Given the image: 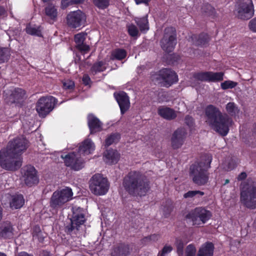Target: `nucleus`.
<instances>
[{
  "instance_id": "1",
  "label": "nucleus",
  "mask_w": 256,
  "mask_h": 256,
  "mask_svg": "<svg viewBox=\"0 0 256 256\" xmlns=\"http://www.w3.org/2000/svg\"><path fill=\"white\" fill-rule=\"evenodd\" d=\"M122 186L131 196H145L150 189V182L140 172H129L123 178Z\"/></svg>"
},
{
  "instance_id": "2",
  "label": "nucleus",
  "mask_w": 256,
  "mask_h": 256,
  "mask_svg": "<svg viewBox=\"0 0 256 256\" xmlns=\"http://www.w3.org/2000/svg\"><path fill=\"white\" fill-rule=\"evenodd\" d=\"M204 112L209 126L222 136H226L233 124L232 118L227 114H222L218 108L212 104L207 106Z\"/></svg>"
},
{
  "instance_id": "3",
  "label": "nucleus",
  "mask_w": 256,
  "mask_h": 256,
  "mask_svg": "<svg viewBox=\"0 0 256 256\" xmlns=\"http://www.w3.org/2000/svg\"><path fill=\"white\" fill-rule=\"evenodd\" d=\"M210 154H205L200 162L192 164L190 168V176L193 182L198 186H204L209 179L208 169L212 161Z\"/></svg>"
},
{
  "instance_id": "4",
  "label": "nucleus",
  "mask_w": 256,
  "mask_h": 256,
  "mask_svg": "<svg viewBox=\"0 0 256 256\" xmlns=\"http://www.w3.org/2000/svg\"><path fill=\"white\" fill-rule=\"evenodd\" d=\"M28 147V141L26 138L18 136L10 140L6 147L0 151L18 156H21Z\"/></svg>"
},
{
  "instance_id": "5",
  "label": "nucleus",
  "mask_w": 256,
  "mask_h": 256,
  "mask_svg": "<svg viewBox=\"0 0 256 256\" xmlns=\"http://www.w3.org/2000/svg\"><path fill=\"white\" fill-rule=\"evenodd\" d=\"M211 212L203 207H196L190 211L184 216L192 223L193 226L206 224L212 217Z\"/></svg>"
},
{
  "instance_id": "6",
  "label": "nucleus",
  "mask_w": 256,
  "mask_h": 256,
  "mask_svg": "<svg viewBox=\"0 0 256 256\" xmlns=\"http://www.w3.org/2000/svg\"><path fill=\"white\" fill-rule=\"evenodd\" d=\"M86 220L84 209L80 207H72L70 223L66 226V232L70 234L72 233L76 234L79 230L80 226L84 224Z\"/></svg>"
},
{
  "instance_id": "7",
  "label": "nucleus",
  "mask_w": 256,
  "mask_h": 256,
  "mask_svg": "<svg viewBox=\"0 0 256 256\" xmlns=\"http://www.w3.org/2000/svg\"><path fill=\"white\" fill-rule=\"evenodd\" d=\"M176 31L174 28L170 26L164 29L163 36L160 40V46L166 52H172L177 44Z\"/></svg>"
},
{
  "instance_id": "8",
  "label": "nucleus",
  "mask_w": 256,
  "mask_h": 256,
  "mask_svg": "<svg viewBox=\"0 0 256 256\" xmlns=\"http://www.w3.org/2000/svg\"><path fill=\"white\" fill-rule=\"evenodd\" d=\"M240 201L246 208L254 209L256 208V186L245 183L240 192Z\"/></svg>"
},
{
  "instance_id": "9",
  "label": "nucleus",
  "mask_w": 256,
  "mask_h": 256,
  "mask_svg": "<svg viewBox=\"0 0 256 256\" xmlns=\"http://www.w3.org/2000/svg\"><path fill=\"white\" fill-rule=\"evenodd\" d=\"M72 194V189L68 188L54 192L50 199V206L54 210L60 208L71 200Z\"/></svg>"
},
{
  "instance_id": "10",
  "label": "nucleus",
  "mask_w": 256,
  "mask_h": 256,
  "mask_svg": "<svg viewBox=\"0 0 256 256\" xmlns=\"http://www.w3.org/2000/svg\"><path fill=\"white\" fill-rule=\"evenodd\" d=\"M108 188L109 184L107 179L100 174L94 175L90 180V188L95 195L105 194L108 192Z\"/></svg>"
},
{
  "instance_id": "11",
  "label": "nucleus",
  "mask_w": 256,
  "mask_h": 256,
  "mask_svg": "<svg viewBox=\"0 0 256 256\" xmlns=\"http://www.w3.org/2000/svg\"><path fill=\"white\" fill-rule=\"evenodd\" d=\"M22 163V158L0 151V166L2 168L8 170L16 171L21 167Z\"/></svg>"
},
{
  "instance_id": "12",
  "label": "nucleus",
  "mask_w": 256,
  "mask_h": 256,
  "mask_svg": "<svg viewBox=\"0 0 256 256\" xmlns=\"http://www.w3.org/2000/svg\"><path fill=\"white\" fill-rule=\"evenodd\" d=\"M57 100L52 96H42L38 100L36 110L40 117L44 118L54 108Z\"/></svg>"
},
{
  "instance_id": "13",
  "label": "nucleus",
  "mask_w": 256,
  "mask_h": 256,
  "mask_svg": "<svg viewBox=\"0 0 256 256\" xmlns=\"http://www.w3.org/2000/svg\"><path fill=\"white\" fill-rule=\"evenodd\" d=\"M236 11L238 18L248 20L254 14V6L252 0H238L236 4Z\"/></svg>"
},
{
  "instance_id": "14",
  "label": "nucleus",
  "mask_w": 256,
  "mask_h": 256,
  "mask_svg": "<svg viewBox=\"0 0 256 256\" xmlns=\"http://www.w3.org/2000/svg\"><path fill=\"white\" fill-rule=\"evenodd\" d=\"M86 16L80 10L70 12L66 16V24L72 28H78L84 26L86 22Z\"/></svg>"
},
{
  "instance_id": "15",
  "label": "nucleus",
  "mask_w": 256,
  "mask_h": 256,
  "mask_svg": "<svg viewBox=\"0 0 256 256\" xmlns=\"http://www.w3.org/2000/svg\"><path fill=\"white\" fill-rule=\"evenodd\" d=\"M62 158L64 159L66 166L75 171L80 170L84 166V160L76 152H72L65 156L62 155Z\"/></svg>"
},
{
  "instance_id": "16",
  "label": "nucleus",
  "mask_w": 256,
  "mask_h": 256,
  "mask_svg": "<svg viewBox=\"0 0 256 256\" xmlns=\"http://www.w3.org/2000/svg\"><path fill=\"white\" fill-rule=\"evenodd\" d=\"M223 72H199L194 74V78L202 82H217L224 79Z\"/></svg>"
},
{
  "instance_id": "17",
  "label": "nucleus",
  "mask_w": 256,
  "mask_h": 256,
  "mask_svg": "<svg viewBox=\"0 0 256 256\" xmlns=\"http://www.w3.org/2000/svg\"><path fill=\"white\" fill-rule=\"evenodd\" d=\"M26 91L22 88H16L8 91L4 96L8 104L19 103L26 95Z\"/></svg>"
},
{
  "instance_id": "18",
  "label": "nucleus",
  "mask_w": 256,
  "mask_h": 256,
  "mask_svg": "<svg viewBox=\"0 0 256 256\" xmlns=\"http://www.w3.org/2000/svg\"><path fill=\"white\" fill-rule=\"evenodd\" d=\"M160 78L164 82V86L169 87L178 80V76L176 74L169 68H163L158 72Z\"/></svg>"
},
{
  "instance_id": "19",
  "label": "nucleus",
  "mask_w": 256,
  "mask_h": 256,
  "mask_svg": "<svg viewBox=\"0 0 256 256\" xmlns=\"http://www.w3.org/2000/svg\"><path fill=\"white\" fill-rule=\"evenodd\" d=\"M25 184L28 186L38 184V178L36 175V171L34 166L29 165L22 169Z\"/></svg>"
},
{
  "instance_id": "20",
  "label": "nucleus",
  "mask_w": 256,
  "mask_h": 256,
  "mask_svg": "<svg viewBox=\"0 0 256 256\" xmlns=\"http://www.w3.org/2000/svg\"><path fill=\"white\" fill-rule=\"evenodd\" d=\"M114 96L118 104L121 114H124L130 107V101L128 96L124 92H114Z\"/></svg>"
},
{
  "instance_id": "21",
  "label": "nucleus",
  "mask_w": 256,
  "mask_h": 256,
  "mask_svg": "<svg viewBox=\"0 0 256 256\" xmlns=\"http://www.w3.org/2000/svg\"><path fill=\"white\" fill-rule=\"evenodd\" d=\"M186 134V130L182 128H178L174 132L171 138L172 146L174 149L176 150L182 146Z\"/></svg>"
},
{
  "instance_id": "22",
  "label": "nucleus",
  "mask_w": 256,
  "mask_h": 256,
  "mask_svg": "<svg viewBox=\"0 0 256 256\" xmlns=\"http://www.w3.org/2000/svg\"><path fill=\"white\" fill-rule=\"evenodd\" d=\"M87 119L88 125L91 134L100 132L102 130V124L94 114H89Z\"/></svg>"
},
{
  "instance_id": "23",
  "label": "nucleus",
  "mask_w": 256,
  "mask_h": 256,
  "mask_svg": "<svg viewBox=\"0 0 256 256\" xmlns=\"http://www.w3.org/2000/svg\"><path fill=\"white\" fill-rule=\"evenodd\" d=\"M14 228L10 222H4L0 224V238L10 239L14 236Z\"/></svg>"
},
{
  "instance_id": "24",
  "label": "nucleus",
  "mask_w": 256,
  "mask_h": 256,
  "mask_svg": "<svg viewBox=\"0 0 256 256\" xmlns=\"http://www.w3.org/2000/svg\"><path fill=\"white\" fill-rule=\"evenodd\" d=\"M104 157L106 164H114L118 162L120 158V154L117 150L110 148L104 152Z\"/></svg>"
},
{
  "instance_id": "25",
  "label": "nucleus",
  "mask_w": 256,
  "mask_h": 256,
  "mask_svg": "<svg viewBox=\"0 0 256 256\" xmlns=\"http://www.w3.org/2000/svg\"><path fill=\"white\" fill-rule=\"evenodd\" d=\"M94 150V144L90 139L84 140L78 148V152L84 155H88Z\"/></svg>"
},
{
  "instance_id": "26",
  "label": "nucleus",
  "mask_w": 256,
  "mask_h": 256,
  "mask_svg": "<svg viewBox=\"0 0 256 256\" xmlns=\"http://www.w3.org/2000/svg\"><path fill=\"white\" fill-rule=\"evenodd\" d=\"M158 112L161 117L169 120H174L177 116L176 112L172 108L168 107H160Z\"/></svg>"
},
{
  "instance_id": "27",
  "label": "nucleus",
  "mask_w": 256,
  "mask_h": 256,
  "mask_svg": "<svg viewBox=\"0 0 256 256\" xmlns=\"http://www.w3.org/2000/svg\"><path fill=\"white\" fill-rule=\"evenodd\" d=\"M24 204V199L22 194H15L12 196L10 206L12 209H20Z\"/></svg>"
},
{
  "instance_id": "28",
  "label": "nucleus",
  "mask_w": 256,
  "mask_h": 256,
  "mask_svg": "<svg viewBox=\"0 0 256 256\" xmlns=\"http://www.w3.org/2000/svg\"><path fill=\"white\" fill-rule=\"evenodd\" d=\"M148 14L142 17H136L134 20L138 26L140 31L146 33L150 29Z\"/></svg>"
},
{
  "instance_id": "29",
  "label": "nucleus",
  "mask_w": 256,
  "mask_h": 256,
  "mask_svg": "<svg viewBox=\"0 0 256 256\" xmlns=\"http://www.w3.org/2000/svg\"><path fill=\"white\" fill-rule=\"evenodd\" d=\"M214 246L211 242L204 244L198 250L197 256H213Z\"/></svg>"
},
{
  "instance_id": "30",
  "label": "nucleus",
  "mask_w": 256,
  "mask_h": 256,
  "mask_svg": "<svg viewBox=\"0 0 256 256\" xmlns=\"http://www.w3.org/2000/svg\"><path fill=\"white\" fill-rule=\"evenodd\" d=\"M129 254L128 246L124 244H120L114 248L112 252V256H128Z\"/></svg>"
},
{
  "instance_id": "31",
  "label": "nucleus",
  "mask_w": 256,
  "mask_h": 256,
  "mask_svg": "<svg viewBox=\"0 0 256 256\" xmlns=\"http://www.w3.org/2000/svg\"><path fill=\"white\" fill-rule=\"evenodd\" d=\"M193 40H196L194 44L198 46H204L207 44L210 40L209 36L206 33H201L198 36L193 35L192 36Z\"/></svg>"
},
{
  "instance_id": "32",
  "label": "nucleus",
  "mask_w": 256,
  "mask_h": 256,
  "mask_svg": "<svg viewBox=\"0 0 256 256\" xmlns=\"http://www.w3.org/2000/svg\"><path fill=\"white\" fill-rule=\"evenodd\" d=\"M46 15L50 20L56 21L58 17V10L56 6L52 4H48L44 8Z\"/></svg>"
},
{
  "instance_id": "33",
  "label": "nucleus",
  "mask_w": 256,
  "mask_h": 256,
  "mask_svg": "<svg viewBox=\"0 0 256 256\" xmlns=\"http://www.w3.org/2000/svg\"><path fill=\"white\" fill-rule=\"evenodd\" d=\"M126 51L122 48H118L113 50L111 53L110 60H122L126 58Z\"/></svg>"
},
{
  "instance_id": "34",
  "label": "nucleus",
  "mask_w": 256,
  "mask_h": 256,
  "mask_svg": "<svg viewBox=\"0 0 256 256\" xmlns=\"http://www.w3.org/2000/svg\"><path fill=\"white\" fill-rule=\"evenodd\" d=\"M121 138L120 134L118 132L112 133L108 135L104 141V146L108 147L114 144H117Z\"/></svg>"
},
{
  "instance_id": "35",
  "label": "nucleus",
  "mask_w": 256,
  "mask_h": 256,
  "mask_svg": "<svg viewBox=\"0 0 256 256\" xmlns=\"http://www.w3.org/2000/svg\"><path fill=\"white\" fill-rule=\"evenodd\" d=\"M105 62L103 61H99L93 64L90 68V72L93 75H95L98 72H100L106 70Z\"/></svg>"
},
{
  "instance_id": "36",
  "label": "nucleus",
  "mask_w": 256,
  "mask_h": 256,
  "mask_svg": "<svg viewBox=\"0 0 256 256\" xmlns=\"http://www.w3.org/2000/svg\"><path fill=\"white\" fill-rule=\"evenodd\" d=\"M33 238L38 239V241L42 243L46 236L41 230L40 228L38 226H36L34 227L32 232Z\"/></svg>"
},
{
  "instance_id": "37",
  "label": "nucleus",
  "mask_w": 256,
  "mask_h": 256,
  "mask_svg": "<svg viewBox=\"0 0 256 256\" xmlns=\"http://www.w3.org/2000/svg\"><path fill=\"white\" fill-rule=\"evenodd\" d=\"M202 10V13L206 16H211L213 18L216 16L215 9L209 4H204Z\"/></svg>"
},
{
  "instance_id": "38",
  "label": "nucleus",
  "mask_w": 256,
  "mask_h": 256,
  "mask_svg": "<svg viewBox=\"0 0 256 256\" xmlns=\"http://www.w3.org/2000/svg\"><path fill=\"white\" fill-rule=\"evenodd\" d=\"M226 109L231 116H235L240 112L238 107L234 102H228L226 105Z\"/></svg>"
},
{
  "instance_id": "39",
  "label": "nucleus",
  "mask_w": 256,
  "mask_h": 256,
  "mask_svg": "<svg viewBox=\"0 0 256 256\" xmlns=\"http://www.w3.org/2000/svg\"><path fill=\"white\" fill-rule=\"evenodd\" d=\"M10 53L7 48H0V63L7 62L10 58Z\"/></svg>"
},
{
  "instance_id": "40",
  "label": "nucleus",
  "mask_w": 256,
  "mask_h": 256,
  "mask_svg": "<svg viewBox=\"0 0 256 256\" xmlns=\"http://www.w3.org/2000/svg\"><path fill=\"white\" fill-rule=\"evenodd\" d=\"M204 194V192L200 190H189L184 194V198H192L194 197L200 198Z\"/></svg>"
},
{
  "instance_id": "41",
  "label": "nucleus",
  "mask_w": 256,
  "mask_h": 256,
  "mask_svg": "<svg viewBox=\"0 0 256 256\" xmlns=\"http://www.w3.org/2000/svg\"><path fill=\"white\" fill-rule=\"evenodd\" d=\"M94 5L98 8L104 10L110 6V0H92Z\"/></svg>"
},
{
  "instance_id": "42",
  "label": "nucleus",
  "mask_w": 256,
  "mask_h": 256,
  "mask_svg": "<svg viewBox=\"0 0 256 256\" xmlns=\"http://www.w3.org/2000/svg\"><path fill=\"white\" fill-rule=\"evenodd\" d=\"M26 32L28 34L32 36H42L41 32L39 28L32 27L30 24H27L26 28Z\"/></svg>"
},
{
  "instance_id": "43",
  "label": "nucleus",
  "mask_w": 256,
  "mask_h": 256,
  "mask_svg": "<svg viewBox=\"0 0 256 256\" xmlns=\"http://www.w3.org/2000/svg\"><path fill=\"white\" fill-rule=\"evenodd\" d=\"M62 87L64 89L68 90L69 92H72L75 88V84L73 80L68 79L62 82Z\"/></svg>"
},
{
  "instance_id": "44",
  "label": "nucleus",
  "mask_w": 256,
  "mask_h": 256,
  "mask_svg": "<svg viewBox=\"0 0 256 256\" xmlns=\"http://www.w3.org/2000/svg\"><path fill=\"white\" fill-rule=\"evenodd\" d=\"M173 208L174 206L172 202L169 200H166V204L163 208L164 214L166 218H168L170 216Z\"/></svg>"
},
{
  "instance_id": "45",
  "label": "nucleus",
  "mask_w": 256,
  "mask_h": 256,
  "mask_svg": "<svg viewBox=\"0 0 256 256\" xmlns=\"http://www.w3.org/2000/svg\"><path fill=\"white\" fill-rule=\"evenodd\" d=\"M128 32L129 35L132 37L137 36L139 34V31L137 27L133 24H131L127 26Z\"/></svg>"
},
{
  "instance_id": "46",
  "label": "nucleus",
  "mask_w": 256,
  "mask_h": 256,
  "mask_svg": "<svg viewBox=\"0 0 256 256\" xmlns=\"http://www.w3.org/2000/svg\"><path fill=\"white\" fill-rule=\"evenodd\" d=\"M86 34L83 32L76 34L74 36V40L76 45L82 44L86 40Z\"/></svg>"
},
{
  "instance_id": "47",
  "label": "nucleus",
  "mask_w": 256,
  "mask_h": 256,
  "mask_svg": "<svg viewBox=\"0 0 256 256\" xmlns=\"http://www.w3.org/2000/svg\"><path fill=\"white\" fill-rule=\"evenodd\" d=\"M76 48L82 54L88 53L90 50V46L84 42L82 44L76 45Z\"/></svg>"
},
{
  "instance_id": "48",
  "label": "nucleus",
  "mask_w": 256,
  "mask_h": 256,
  "mask_svg": "<svg viewBox=\"0 0 256 256\" xmlns=\"http://www.w3.org/2000/svg\"><path fill=\"white\" fill-rule=\"evenodd\" d=\"M237 82L231 80H226L221 84V88L223 90L232 88L237 85Z\"/></svg>"
},
{
  "instance_id": "49",
  "label": "nucleus",
  "mask_w": 256,
  "mask_h": 256,
  "mask_svg": "<svg viewBox=\"0 0 256 256\" xmlns=\"http://www.w3.org/2000/svg\"><path fill=\"white\" fill-rule=\"evenodd\" d=\"M176 246L177 252L179 256H182L184 254V243L182 240L176 239Z\"/></svg>"
},
{
  "instance_id": "50",
  "label": "nucleus",
  "mask_w": 256,
  "mask_h": 256,
  "mask_svg": "<svg viewBox=\"0 0 256 256\" xmlns=\"http://www.w3.org/2000/svg\"><path fill=\"white\" fill-rule=\"evenodd\" d=\"M180 58V56L175 53L170 54L168 58V62L169 64H174V63L177 62Z\"/></svg>"
},
{
  "instance_id": "51",
  "label": "nucleus",
  "mask_w": 256,
  "mask_h": 256,
  "mask_svg": "<svg viewBox=\"0 0 256 256\" xmlns=\"http://www.w3.org/2000/svg\"><path fill=\"white\" fill-rule=\"evenodd\" d=\"M196 252V249L195 246L190 244L186 246V255H195Z\"/></svg>"
},
{
  "instance_id": "52",
  "label": "nucleus",
  "mask_w": 256,
  "mask_h": 256,
  "mask_svg": "<svg viewBox=\"0 0 256 256\" xmlns=\"http://www.w3.org/2000/svg\"><path fill=\"white\" fill-rule=\"evenodd\" d=\"M172 250V246L166 245L164 246L162 251L159 252L158 256H164L165 254L170 252Z\"/></svg>"
},
{
  "instance_id": "53",
  "label": "nucleus",
  "mask_w": 256,
  "mask_h": 256,
  "mask_svg": "<svg viewBox=\"0 0 256 256\" xmlns=\"http://www.w3.org/2000/svg\"><path fill=\"white\" fill-rule=\"evenodd\" d=\"M194 118L190 116L186 115L184 118V123L186 125H187L188 127L191 128L194 124Z\"/></svg>"
},
{
  "instance_id": "54",
  "label": "nucleus",
  "mask_w": 256,
  "mask_h": 256,
  "mask_svg": "<svg viewBox=\"0 0 256 256\" xmlns=\"http://www.w3.org/2000/svg\"><path fill=\"white\" fill-rule=\"evenodd\" d=\"M248 27L250 30L256 32V18H252L250 21Z\"/></svg>"
},
{
  "instance_id": "55",
  "label": "nucleus",
  "mask_w": 256,
  "mask_h": 256,
  "mask_svg": "<svg viewBox=\"0 0 256 256\" xmlns=\"http://www.w3.org/2000/svg\"><path fill=\"white\" fill-rule=\"evenodd\" d=\"M71 5H73L72 0H61L60 7L62 9L64 10Z\"/></svg>"
},
{
  "instance_id": "56",
  "label": "nucleus",
  "mask_w": 256,
  "mask_h": 256,
  "mask_svg": "<svg viewBox=\"0 0 256 256\" xmlns=\"http://www.w3.org/2000/svg\"><path fill=\"white\" fill-rule=\"evenodd\" d=\"M82 81L85 86L88 85L91 82L90 78L88 74H84L83 76Z\"/></svg>"
},
{
  "instance_id": "57",
  "label": "nucleus",
  "mask_w": 256,
  "mask_h": 256,
  "mask_svg": "<svg viewBox=\"0 0 256 256\" xmlns=\"http://www.w3.org/2000/svg\"><path fill=\"white\" fill-rule=\"evenodd\" d=\"M160 236L158 234H154L150 235L148 237H146L144 238L146 240H150L155 241L158 240Z\"/></svg>"
},
{
  "instance_id": "58",
  "label": "nucleus",
  "mask_w": 256,
  "mask_h": 256,
  "mask_svg": "<svg viewBox=\"0 0 256 256\" xmlns=\"http://www.w3.org/2000/svg\"><path fill=\"white\" fill-rule=\"evenodd\" d=\"M247 174L245 172H242L238 176V180H242L246 178Z\"/></svg>"
},
{
  "instance_id": "59",
  "label": "nucleus",
  "mask_w": 256,
  "mask_h": 256,
  "mask_svg": "<svg viewBox=\"0 0 256 256\" xmlns=\"http://www.w3.org/2000/svg\"><path fill=\"white\" fill-rule=\"evenodd\" d=\"M39 256H52L50 252L48 250H42L40 252Z\"/></svg>"
},
{
  "instance_id": "60",
  "label": "nucleus",
  "mask_w": 256,
  "mask_h": 256,
  "mask_svg": "<svg viewBox=\"0 0 256 256\" xmlns=\"http://www.w3.org/2000/svg\"><path fill=\"white\" fill-rule=\"evenodd\" d=\"M236 166V164H234L232 161L230 162L228 166V170H233Z\"/></svg>"
},
{
  "instance_id": "61",
  "label": "nucleus",
  "mask_w": 256,
  "mask_h": 256,
  "mask_svg": "<svg viewBox=\"0 0 256 256\" xmlns=\"http://www.w3.org/2000/svg\"><path fill=\"white\" fill-rule=\"evenodd\" d=\"M16 256H34V255L26 252H21L18 253Z\"/></svg>"
},
{
  "instance_id": "62",
  "label": "nucleus",
  "mask_w": 256,
  "mask_h": 256,
  "mask_svg": "<svg viewBox=\"0 0 256 256\" xmlns=\"http://www.w3.org/2000/svg\"><path fill=\"white\" fill-rule=\"evenodd\" d=\"M136 4H140L141 3H144L148 4L150 0H134Z\"/></svg>"
},
{
  "instance_id": "63",
  "label": "nucleus",
  "mask_w": 256,
  "mask_h": 256,
  "mask_svg": "<svg viewBox=\"0 0 256 256\" xmlns=\"http://www.w3.org/2000/svg\"><path fill=\"white\" fill-rule=\"evenodd\" d=\"M5 13V9L2 6H0V16H2Z\"/></svg>"
},
{
  "instance_id": "64",
  "label": "nucleus",
  "mask_w": 256,
  "mask_h": 256,
  "mask_svg": "<svg viewBox=\"0 0 256 256\" xmlns=\"http://www.w3.org/2000/svg\"><path fill=\"white\" fill-rule=\"evenodd\" d=\"M252 132L253 134H256V123H254L252 126Z\"/></svg>"
}]
</instances>
